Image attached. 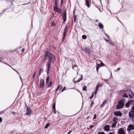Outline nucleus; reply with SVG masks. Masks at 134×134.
Wrapping results in <instances>:
<instances>
[{
	"instance_id": "obj_1",
	"label": "nucleus",
	"mask_w": 134,
	"mask_h": 134,
	"mask_svg": "<svg viewBox=\"0 0 134 134\" xmlns=\"http://www.w3.org/2000/svg\"><path fill=\"white\" fill-rule=\"evenodd\" d=\"M47 57H48L49 59L48 61L47 64V73L48 75L49 74V72L51 67V62H52L53 63H54L55 61V58L54 56L52 53L48 52H47L46 53L45 57L43 59V62L44 63L46 60Z\"/></svg>"
},
{
	"instance_id": "obj_2",
	"label": "nucleus",
	"mask_w": 134,
	"mask_h": 134,
	"mask_svg": "<svg viewBox=\"0 0 134 134\" xmlns=\"http://www.w3.org/2000/svg\"><path fill=\"white\" fill-rule=\"evenodd\" d=\"M125 100L122 99L120 100L117 105L116 109H118L123 108L124 106Z\"/></svg>"
},
{
	"instance_id": "obj_3",
	"label": "nucleus",
	"mask_w": 134,
	"mask_h": 134,
	"mask_svg": "<svg viewBox=\"0 0 134 134\" xmlns=\"http://www.w3.org/2000/svg\"><path fill=\"white\" fill-rule=\"evenodd\" d=\"M131 110L129 112V117L131 118L133 117L134 115V105H133Z\"/></svg>"
},
{
	"instance_id": "obj_4",
	"label": "nucleus",
	"mask_w": 134,
	"mask_h": 134,
	"mask_svg": "<svg viewBox=\"0 0 134 134\" xmlns=\"http://www.w3.org/2000/svg\"><path fill=\"white\" fill-rule=\"evenodd\" d=\"M67 27H68V25H66L65 26V27L64 30V32H63V37L62 38V40L63 41H64L65 36L66 35Z\"/></svg>"
},
{
	"instance_id": "obj_5",
	"label": "nucleus",
	"mask_w": 134,
	"mask_h": 134,
	"mask_svg": "<svg viewBox=\"0 0 134 134\" xmlns=\"http://www.w3.org/2000/svg\"><path fill=\"white\" fill-rule=\"evenodd\" d=\"M54 9L55 12H57L59 13H62V9L58 8L57 6L54 7Z\"/></svg>"
},
{
	"instance_id": "obj_6",
	"label": "nucleus",
	"mask_w": 134,
	"mask_h": 134,
	"mask_svg": "<svg viewBox=\"0 0 134 134\" xmlns=\"http://www.w3.org/2000/svg\"><path fill=\"white\" fill-rule=\"evenodd\" d=\"M62 17L63 19V23H64L66 21V10H65L64 11Z\"/></svg>"
},
{
	"instance_id": "obj_7",
	"label": "nucleus",
	"mask_w": 134,
	"mask_h": 134,
	"mask_svg": "<svg viewBox=\"0 0 134 134\" xmlns=\"http://www.w3.org/2000/svg\"><path fill=\"white\" fill-rule=\"evenodd\" d=\"M132 130H134V125H129L127 129V131H130Z\"/></svg>"
},
{
	"instance_id": "obj_8",
	"label": "nucleus",
	"mask_w": 134,
	"mask_h": 134,
	"mask_svg": "<svg viewBox=\"0 0 134 134\" xmlns=\"http://www.w3.org/2000/svg\"><path fill=\"white\" fill-rule=\"evenodd\" d=\"M118 133V134H125L124 129L122 128L119 130Z\"/></svg>"
},
{
	"instance_id": "obj_9",
	"label": "nucleus",
	"mask_w": 134,
	"mask_h": 134,
	"mask_svg": "<svg viewBox=\"0 0 134 134\" xmlns=\"http://www.w3.org/2000/svg\"><path fill=\"white\" fill-rule=\"evenodd\" d=\"M114 114L117 116H121L122 114L120 111H116L114 113Z\"/></svg>"
},
{
	"instance_id": "obj_10",
	"label": "nucleus",
	"mask_w": 134,
	"mask_h": 134,
	"mask_svg": "<svg viewBox=\"0 0 134 134\" xmlns=\"http://www.w3.org/2000/svg\"><path fill=\"white\" fill-rule=\"evenodd\" d=\"M44 81L43 79H41L40 80V87H42L44 85Z\"/></svg>"
},
{
	"instance_id": "obj_11",
	"label": "nucleus",
	"mask_w": 134,
	"mask_h": 134,
	"mask_svg": "<svg viewBox=\"0 0 134 134\" xmlns=\"http://www.w3.org/2000/svg\"><path fill=\"white\" fill-rule=\"evenodd\" d=\"M27 112L26 114L27 115H29L31 113V111L30 107H27L26 108Z\"/></svg>"
},
{
	"instance_id": "obj_12",
	"label": "nucleus",
	"mask_w": 134,
	"mask_h": 134,
	"mask_svg": "<svg viewBox=\"0 0 134 134\" xmlns=\"http://www.w3.org/2000/svg\"><path fill=\"white\" fill-rule=\"evenodd\" d=\"M110 126L108 125H105L104 127V130L106 131H108L110 129Z\"/></svg>"
},
{
	"instance_id": "obj_13",
	"label": "nucleus",
	"mask_w": 134,
	"mask_h": 134,
	"mask_svg": "<svg viewBox=\"0 0 134 134\" xmlns=\"http://www.w3.org/2000/svg\"><path fill=\"white\" fill-rule=\"evenodd\" d=\"M86 1V4L88 7H90V0H85Z\"/></svg>"
},
{
	"instance_id": "obj_14",
	"label": "nucleus",
	"mask_w": 134,
	"mask_h": 134,
	"mask_svg": "<svg viewBox=\"0 0 134 134\" xmlns=\"http://www.w3.org/2000/svg\"><path fill=\"white\" fill-rule=\"evenodd\" d=\"M77 78H76V77H75L74 78V82H80V81H81L82 79V76H81V78L77 80H76V79Z\"/></svg>"
},
{
	"instance_id": "obj_15",
	"label": "nucleus",
	"mask_w": 134,
	"mask_h": 134,
	"mask_svg": "<svg viewBox=\"0 0 134 134\" xmlns=\"http://www.w3.org/2000/svg\"><path fill=\"white\" fill-rule=\"evenodd\" d=\"M98 25L100 29H102L103 28V26L102 24L101 23H99L98 24Z\"/></svg>"
},
{
	"instance_id": "obj_16",
	"label": "nucleus",
	"mask_w": 134,
	"mask_h": 134,
	"mask_svg": "<svg viewBox=\"0 0 134 134\" xmlns=\"http://www.w3.org/2000/svg\"><path fill=\"white\" fill-rule=\"evenodd\" d=\"M99 84L98 83L97 84V86H96V90H95V93L96 94L97 93V91L98 90V87H99Z\"/></svg>"
},
{
	"instance_id": "obj_17",
	"label": "nucleus",
	"mask_w": 134,
	"mask_h": 134,
	"mask_svg": "<svg viewBox=\"0 0 134 134\" xmlns=\"http://www.w3.org/2000/svg\"><path fill=\"white\" fill-rule=\"evenodd\" d=\"M62 88V86L60 85H59L57 88V89L56 91V92L58 90H61Z\"/></svg>"
},
{
	"instance_id": "obj_18",
	"label": "nucleus",
	"mask_w": 134,
	"mask_h": 134,
	"mask_svg": "<svg viewBox=\"0 0 134 134\" xmlns=\"http://www.w3.org/2000/svg\"><path fill=\"white\" fill-rule=\"evenodd\" d=\"M43 69L42 68H40V69L39 72V76H40L41 74V73L43 72Z\"/></svg>"
},
{
	"instance_id": "obj_19",
	"label": "nucleus",
	"mask_w": 134,
	"mask_h": 134,
	"mask_svg": "<svg viewBox=\"0 0 134 134\" xmlns=\"http://www.w3.org/2000/svg\"><path fill=\"white\" fill-rule=\"evenodd\" d=\"M130 104L129 102H128L125 104V106L126 108H128L129 107Z\"/></svg>"
},
{
	"instance_id": "obj_20",
	"label": "nucleus",
	"mask_w": 134,
	"mask_h": 134,
	"mask_svg": "<svg viewBox=\"0 0 134 134\" xmlns=\"http://www.w3.org/2000/svg\"><path fill=\"white\" fill-rule=\"evenodd\" d=\"M50 79V77L49 76H48L46 78V84H47L49 82Z\"/></svg>"
},
{
	"instance_id": "obj_21",
	"label": "nucleus",
	"mask_w": 134,
	"mask_h": 134,
	"mask_svg": "<svg viewBox=\"0 0 134 134\" xmlns=\"http://www.w3.org/2000/svg\"><path fill=\"white\" fill-rule=\"evenodd\" d=\"M106 102V100H104V101L103 102L102 104L101 105V107H103L104 106V104Z\"/></svg>"
},
{
	"instance_id": "obj_22",
	"label": "nucleus",
	"mask_w": 134,
	"mask_h": 134,
	"mask_svg": "<svg viewBox=\"0 0 134 134\" xmlns=\"http://www.w3.org/2000/svg\"><path fill=\"white\" fill-rule=\"evenodd\" d=\"M100 63L99 64L101 66H105L104 63L101 60H100Z\"/></svg>"
},
{
	"instance_id": "obj_23",
	"label": "nucleus",
	"mask_w": 134,
	"mask_h": 134,
	"mask_svg": "<svg viewBox=\"0 0 134 134\" xmlns=\"http://www.w3.org/2000/svg\"><path fill=\"white\" fill-rule=\"evenodd\" d=\"M50 124L49 123H47L46 125L45 128V129H47L50 125Z\"/></svg>"
},
{
	"instance_id": "obj_24",
	"label": "nucleus",
	"mask_w": 134,
	"mask_h": 134,
	"mask_svg": "<svg viewBox=\"0 0 134 134\" xmlns=\"http://www.w3.org/2000/svg\"><path fill=\"white\" fill-rule=\"evenodd\" d=\"M85 51H86L87 53L89 54L90 52V51L89 49L87 48H86L85 49Z\"/></svg>"
},
{
	"instance_id": "obj_25",
	"label": "nucleus",
	"mask_w": 134,
	"mask_h": 134,
	"mask_svg": "<svg viewBox=\"0 0 134 134\" xmlns=\"http://www.w3.org/2000/svg\"><path fill=\"white\" fill-rule=\"evenodd\" d=\"M73 69L74 70H76L77 68V67L76 66V65H74V66L73 67Z\"/></svg>"
},
{
	"instance_id": "obj_26",
	"label": "nucleus",
	"mask_w": 134,
	"mask_h": 134,
	"mask_svg": "<svg viewBox=\"0 0 134 134\" xmlns=\"http://www.w3.org/2000/svg\"><path fill=\"white\" fill-rule=\"evenodd\" d=\"M52 81H51L48 84V87H51V86H52Z\"/></svg>"
},
{
	"instance_id": "obj_27",
	"label": "nucleus",
	"mask_w": 134,
	"mask_h": 134,
	"mask_svg": "<svg viewBox=\"0 0 134 134\" xmlns=\"http://www.w3.org/2000/svg\"><path fill=\"white\" fill-rule=\"evenodd\" d=\"M116 123H114L112 125L111 127L113 128H114L116 127Z\"/></svg>"
},
{
	"instance_id": "obj_28",
	"label": "nucleus",
	"mask_w": 134,
	"mask_h": 134,
	"mask_svg": "<svg viewBox=\"0 0 134 134\" xmlns=\"http://www.w3.org/2000/svg\"><path fill=\"white\" fill-rule=\"evenodd\" d=\"M82 38L83 39H86L87 38V37L86 35H83L82 36Z\"/></svg>"
},
{
	"instance_id": "obj_29",
	"label": "nucleus",
	"mask_w": 134,
	"mask_h": 134,
	"mask_svg": "<svg viewBox=\"0 0 134 134\" xmlns=\"http://www.w3.org/2000/svg\"><path fill=\"white\" fill-rule=\"evenodd\" d=\"M131 104H132L133 103L134 101L132 100H131L128 102Z\"/></svg>"
},
{
	"instance_id": "obj_30",
	"label": "nucleus",
	"mask_w": 134,
	"mask_h": 134,
	"mask_svg": "<svg viewBox=\"0 0 134 134\" xmlns=\"http://www.w3.org/2000/svg\"><path fill=\"white\" fill-rule=\"evenodd\" d=\"M123 97H125L127 98L128 97V95L126 94H124L123 95Z\"/></svg>"
},
{
	"instance_id": "obj_31",
	"label": "nucleus",
	"mask_w": 134,
	"mask_h": 134,
	"mask_svg": "<svg viewBox=\"0 0 134 134\" xmlns=\"http://www.w3.org/2000/svg\"><path fill=\"white\" fill-rule=\"evenodd\" d=\"M110 43L111 44V45L113 46L115 45V43L114 42L111 41V42H110Z\"/></svg>"
},
{
	"instance_id": "obj_32",
	"label": "nucleus",
	"mask_w": 134,
	"mask_h": 134,
	"mask_svg": "<svg viewBox=\"0 0 134 134\" xmlns=\"http://www.w3.org/2000/svg\"><path fill=\"white\" fill-rule=\"evenodd\" d=\"M117 120V118L116 117H114L113 119V121L114 122H115Z\"/></svg>"
},
{
	"instance_id": "obj_33",
	"label": "nucleus",
	"mask_w": 134,
	"mask_h": 134,
	"mask_svg": "<svg viewBox=\"0 0 134 134\" xmlns=\"http://www.w3.org/2000/svg\"><path fill=\"white\" fill-rule=\"evenodd\" d=\"M87 88V87L86 86H85L83 88V91H86Z\"/></svg>"
},
{
	"instance_id": "obj_34",
	"label": "nucleus",
	"mask_w": 134,
	"mask_h": 134,
	"mask_svg": "<svg viewBox=\"0 0 134 134\" xmlns=\"http://www.w3.org/2000/svg\"><path fill=\"white\" fill-rule=\"evenodd\" d=\"M97 66H96V68H98V69H99V68L100 67H101L100 66V65L99 64H97Z\"/></svg>"
},
{
	"instance_id": "obj_35",
	"label": "nucleus",
	"mask_w": 134,
	"mask_h": 134,
	"mask_svg": "<svg viewBox=\"0 0 134 134\" xmlns=\"http://www.w3.org/2000/svg\"><path fill=\"white\" fill-rule=\"evenodd\" d=\"M91 107H90V108H91L92 106V105L94 104V102L92 100H91Z\"/></svg>"
},
{
	"instance_id": "obj_36",
	"label": "nucleus",
	"mask_w": 134,
	"mask_h": 134,
	"mask_svg": "<svg viewBox=\"0 0 134 134\" xmlns=\"http://www.w3.org/2000/svg\"><path fill=\"white\" fill-rule=\"evenodd\" d=\"M59 0H56L55 1V4L56 6H57L58 2Z\"/></svg>"
},
{
	"instance_id": "obj_37",
	"label": "nucleus",
	"mask_w": 134,
	"mask_h": 134,
	"mask_svg": "<svg viewBox=\"0 0 134 134\" xmlns=\"http://www.w3.org/2000/svg\"><path fill=\"white\" fill-rule=\"evenodd\" d=\"M53 109H55V103H54L53 105Z\"/></svg>"
},
{
	"instance_id": "obj_38",
	"label": "nucleus",
	"mask_w": 134,
	"mask_h": 134,
	"mask_svg": "<svg viewBox=\"0 0 134 134\" xmlns=\"http://www.w3.org/2000/svg\"><path fill=\"white\" fill-rule=\"evenodd\" d=\"M53 111L54 113L55 114L56 113V110L55 109H53Z\"/></svg>"
},
{
	"instance_id": "obj_39",
	"label": "nucleus",
	"mask_w": 134,
	"mask_h": 134,
	"mask_svg": "<svg viewBox=\"0 0 134 134\" xmlns=\"http://www.w3.org/2000/svg\"><path fill=\"white\" fill-rule=\"evenodd\" d=\"M96 117H97L96 115L95 114L94 115V116L93 119H96Z\"/></svg>"
},
{
	"instance_id": "obj_40",
	"label": "nucleus",
	"mask_w": 134,
	"mask_h": 134,
	"mask_svg": "<svg viewBox=\"0 0 134 134\" xmlns=\"http://www.w3.org/2000/svg\"><path fill=\"white\" fill-rule=\"evenodd\" d=\"M94 126V125H91L90 126V129H91L93 128Z\"/></svg>"
},
{
	"instance_id": "obj_41",
	"label": "nucleus",
	"mask_w": 134,
	"mask_h": 134,
	"mask_svg": "<svg viewBox=\"0 0 134 134\" xmlns=\"http://www.w3.org/2000/svg\"><path fill=\"white\" fill-rule=\"evenodd\" d=\"M97 134H105L103 132H102L100 133H98Z\"/></svg>"
},
{
	"instance_id": "obj_42",
	"label": "nucleus",
	"mask_w": 134,
	"mask_h": 134,
	"mask_svg": "<svg viewBox=\"0 0 134 134\" xmlns=\"http://www.w3.org/2000/svg\"><path fill=\"white\" fill-rule=\"evenodd\" d=\"M63 0H61V5H62L63 4Z\"/></svg>"
},
{
	"instance_id": "obj_43",
	"label": "nucleus",
	"mask_w": 134,
	"mask_h": 134,
	"mask_svg": "<svg viewBox=\"0 0 134 134\" xmlns=\"http://www.w3.org/2000/svg\"><path fill=\"white\" fill-rule=\"evenodd\" d=\"M65 88H66L65 87H64L63 88V89L62 90V91H61V92H62L63 91H64V90L65 89Z\"/></svg>"
},
{
	"instance_id": "obj_44",
	"label": "nucleus",
	"mask_w": 134,
	"mask_h": 134,
	"mask_svg": "<svg viewBox=\"0 0 134 134\" xmlns=\"http://www.w3.org/2000/svg\"><path fill=\"white\" fill-rule=\"evenodd\" d=\"M93 96H94V94L93 93V94L90 97V99H92L93 98Z\"/></svg>"
},
{
	"instance_id": "obj_45",
	"label": "nucleus",
	"mask_w": 134,
	"mask_h": 134,
	"mask_svg": "<svg viewBox=\"0 0 134 134\" xmlns=\"http://www.w3.org/2000/svg\"><path fill=\"white\" fill-rule=\"evenodd\" d=\"M105 35H106L107 37L108 38H109V36L107 34H105Z\"/></svg>"
},
{
	"instance_id": "obj_46",
	"label": "nucleus",
	"mask_w": 134,
	"mask_h": 134,
	"mask_svg": "<svg viewBox=\"0 0 134 134\" xmlns=\"http://www.w3.org/2000/svg\"><path fill=\"white\" fill-rule=\"evenodd\" d=\"M76 17L75 16L74 19V20L75 22H76Z\"/></svg>"
},
{
	"instance_id": "obj_47",
	"label": "nucleus",
	"mask_w": 134,
	"mask_h": 134,
	"mask_svg": "<svg viewBox=\"0 0 134 134\" xmlns=\"http://www.w3.org/2000/svg\"><path fill=\"white\" fill-rule=\"evenodd\" d=\"M129 97L130 98H132V96L131 94H130L129 95Z\"/></svg>"
},
{
	"instance_id": "obj_48",
	"label": "nucleus",
	"mask_w": 134,
	"mask_h": 134,
	"mask_svg": "<svg viewBox=\"0 0 134 134\" xmlns=\"http://www.w3.org/2000/svg\"><path fill=\"white\" fill-rule=\"evenodd\" d=\"M3 59V58L2 57H0V61H1V60H2Z\"/></svg>"
},
{
	"instance_id": "obj_49",
	"label": "nucleus",
	"mask_w": 134,
	"mask_h": 134,
	"mask_svg": "<svg viewBox=\"0 0 134 134\" xmlns=\"http://www.w3.org/2000/svg\"><path fill=\"white\" fill-rule=\"evenodd\" d=\"M99 86L100 87L101 86H102V85H103V84L102 83H101L100 84H99Z\"/></svg>"
},
{
	"instance_id": "obj_50",
	"label": "nucleus",
	"mask_w": 134,
	"mask_h": 134,
	"mask_svg": "<svg viewBox=\"0 0 134 134\" xmlns=\"http://www.w3.org/2000/svg\"><path fill=\"white\" fill-rule=\"evenodd\" d=\"M2 121V118L0 117V122H1Z\"/></svg>"
},
{
	"instance_id": "obj_51",
	"label": "nucleus",
	"mask_w": 134,
	"mask_h": 134,
	"mask_svg": "<svg viewBox=\"0 0 134 134\" xmlns=\"http://www.w3.org/2000/svg\"><path fill=\"white\" fill-rule=\"evenodd\" d=\"M35 76V75H33V76L32 77V79H34Z\"/></svg>"
},
{
	"instance_id": "obj_52",
	"label": "nucleus",
	"mask_w": 134,
	"mask_h": 134,
	"mask_svg": "<svg viewBox=\"0 0 134 134\" xmlns=\"http://www.w3.org/2000/svg\"><path fill=\"white\" fill-rule=\"evenodd\" d=\"M71 132V130H70L67 134H70Z\"/></svg>"
},
{
	"instance_id": "obj_53",
	"label": "nucleus",
	"mask_w": 134,
	"mask_h": 134,
	"mask_svg": "<svg viewBox=\"0 0 134 134\" xmlns=\"http://www.w3.org/2000/svg\"><path fill=\"white\" fill-rule=\"evenodd\" d=\"M104 39L107 41L108 42H109V40H107V39H106L105 38H104Z\"/></svg>"
},
{
	"instance_id": "obj_54",
	"label": "nucleus",
	"mask_w": 134,
	"mask_h": 134,
	"mask_svg": "<svg viewBox=\"0 0 134 134\" xmlns=\"http://www.w3.org/2000/svg\"><path fill=\"white\" fill-rule=\"evenodd\" d=\"M132 120L133 121V122L134 124V118L133 117L132 118Z\"/></svg>"
},
{
	"instance_id": "obj_55",
	"label": "nucleus",
	"mask_w": 134,
	"mask_h": 134,
	"mask_svg": "<svg viewBox=\"0 0 134 134\" xmlns=\"http://www.w3.org/2000/svg\"><path fill=\"white\" fill-rule=\"evenodd\" d=\"M25 51V49L24 48H23L22 49V52H24Z\"/></svg>"
},
{
	"instance_id": "obj_56",
	"label": "nucleus",
	"mask_w": 134,
	"mask_h": 134,
	"mask_svg": "<svg viewBox=\"0 0 134 134\" xmlns=\"http://www.w3.org/2000/svg\"><path fill=\"white\" fill-rule=\"evenodd\" d=\"M109 134H114V133L113 132H110L109 133Z\"/></svg>"
},
{
	"instance_id": "obj_57",
	"label": "nucleus",
	"mask_w": 134,
	"mask_h": 134,
	"mask_svg": "<svg viewBox=\"0 0 134 134\" xmlns=\"http://www.w3.org/2000/svg\"><path fill=\"white\" fill-rule=\"evenodd\" d=\"M99 69L98 68H96V70L97 72H98Z\"/></svg>"
},
{
	"instance_id": "obj_58",
	"label": "nucleus",
	"mask_w": 134,
	"mask_h": 134,
	"mask_svg": "<svg viewBox=\"0 0 134 134\" xmlns=\"http://www.w3.org/2000/svg\"><path fill=\"white\" fill-rule=\"evenodd\" d=\"M120 69V68H118L117 69V71H119V70Z\"/></svg>"
},
{
	"instance_id": "obj_59",
	"label": "nucleus",
	"mask_w": 134,
	"mask_h": 134,
	"mask_svg": "<svg viewBox=\"0 0 134 134\" xmlns=\"http://www.w3.org/2000/svg\"><path fill=\"white\" fill-rule=\"evenodd\" d=\"M12 113L13 114H14L15 113L14 112H13Z\"/></svg>"
},
{
	"instance_id": "obj_60",
	"label": "nucleus",
	"mask_w": 134,
	"mask_h": 134,
	"mask_svg": "<svg viewBox=\"0 0 134 134\" xmlns=\"http://www.w3.org/2000/svg\"><path fill=\"white\" fill-rule=\"evenodd\" d=\"M96 22H97L98 21V20L97 19L96 20Z\"/></svg>"
},
{
	"instance_id": "obj_61",
	"label": "nucleus",
	"mask_w": 134,
	"mask_h": 134,
	"mask_svg": "<svg viewBox=\"0 0 134 134\" xmlns=\"http://www.w3.org/2000/svg\"><path fill=\"white\" fill-rule=\"evenodd\" d=\"M131 93L132 94L133 96H134V94L133 93Z\"/></svg>"
},
{
	"instance_id": "obj_62",
	"label": "nucleus",
	"mask_w": 134,
	"mask_h": 134,
	"mask_svg": "<svg viewBox=\"0 0 134 134\" xmlns=\"http://www.w3.org/2000/svg\"><path fill=\"white\" fill-rule=\"evenodd\" d=\"M36 74V72H35V73L34 74V75H35V76Z\"/></svg>"
},
{
	"instance_id": "obj_63",
	"label": "nucleus",
	"mask_w": 134,
	"mask_h": 134,
	"mask_svg": "<svg viewBox=\"0 0 134 134\" xmlns=\"http://www.w3.org/2000/svg\"><path fill=\"white\" fill-rule=\"evenodd\" d=\"M102 79V80H103Z\"/></svg>"
},
{
	"instance_id": "obj_64",
	"label": "nucleus",
	"mask_w": 134,
	"mask_h": 134,
	"mask_svg": "<svg viewBox=\"0 0 134 134\" xmlns=\"http://www.w3.org/2000/svg\"><path fill=\"white\" fill-rule=\"evenodd\" d=\"M86 134V133H84V134H82V133H81V134Z\"/></svg>"
}]
</instances>
